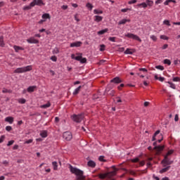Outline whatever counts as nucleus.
<instances>
[{
    "instance_id": "nucleus-1",
    "label": "nucleus",
    "mask_w": 180,
    "mask_h": 180,
    "mask_svg": "<svg viewBox=\"0 0 180 180\" xmlns=\"http://www.w3.org/2000/svg\"><path fill=\"white\" fill-rule=\"evenodd\" d=\"M69 169L72 174H75L76 175L78 180L85 179V176H84V171L72 167V165H70Z\"/></svg>"
},
{
    "instance_id": "nucleus-2",
    "label": "nucleus",
    "mask_w": 180,
    "mask_h": 180,
    "mask_svg": "<svg viewBox=\"0 0 180 180\" xmlns=\"http://www.w3.org/2000/svg\"><path fill=\"white\" fill-rule=\"evenodd\" d=\"M112 168H114L112 172L98 174L100 179H105V178H112V176H115V175H116V172L118 171V169L115 168V166H112Z\"/></svg>"
},
{
    "instance_id": "nucleus-3",
    "label": "nucleus",
    "mask_w": 180,
    "mask_h": 180,
    "mask_svg": "<svg viewBox=\"0 0 180 180\" xmlns=\"http://www.w3.org/2000/svg\"><path fill=\"white\" fill-rule=\"evenodd\" d=\"M33 68L32 65H27L22 68H18L14 70V74H23V72H27L29 71H32Z\"/></svg>"
},
{
    "instance_id": "nucleus-4",
    "label": "nucleus",
    "mask_w": 180,
    "mask_h": 180,
    "mask_svg": "<svg viewBox=\"0 0 180 180\" xmlns=\"http://www.w3.org/2000/svg\"><path fill=\"white\" fill-rule=\"evenodd\" d=\"M72 119L76 123H81L84 120V114L73 115Z\"/></svg>"
},
{
    "instance_id": "nucleus-5",
    "label": "nucleus",
    "mask_w": 180,
    "mask_h": 180,
    "mask_svg": "<svg viewBox=\"0 0 180 180\" xmlns=\"http://www.w3.org/2000/svg\"><path fill=\"white\" fill-rule=\"evenodd\" d=\"M124 37H128V39H133V40H137V41L141 43V39L134 34L127 33L124 34Z\"/></svg>"
},
{
    "instance_id": "nucleus-6",
    "label": "nucleus",
    "mask_w": 180,
    "mask_h": 180,
    "mask_svg": "<svg viewBox=\"0 0 180 180\" xmlns=\"http://www.w3.org/2000/svg\"><path fill=\"white\" fill-rule=\"evenodd\" d=\"M63 137L66 141H71L72 140V134L70 131H65L63 133Z\"/></svg>"
},
{
    "instance_id": "nucleus-7",
    "label": "nucleus",
    "mask_w": 180,
    "mask_h": 180,
    "mask_svg": "<svg viewBox=\"0 0 180 180\" xmlns=\"http://www.w3.org/2000/svg\"><path fill=\"white\" fill-rule=\"evenodd\" d=\"M162 164L163 167H167V165H171L172 164H174V161L169 160V158H168V157L165 156V158L162 160Z\"/></svg>"
},
{
    "instance_id": "nucleus-8",
    "label": "nucleus",
    "mask_w": 180,
    "mask_h": 180,
    "mask_svg": "<svg viewBox=\"0 0 180 180\" xmlns=\"http://www.w3.org/2000/svg\"><path fill=\"white\" fill-rule=\"evenodd\" d=\"M76 61H79L81 64L86 63V58H82V53H77Z\"/></svg>"
},
{
    "instance_id": "nucleus-9",
    "label": "nucleus",
    "mask_w": 180,
    "mask_h": 180,
    "mask_svg": "<svg viewBox=\"0 0 180 180\" xmlns=\"http://www.w3.org/2000/svg\"><path fill=\"white\" fill-rule=\"evenodd\" d=\"M41 6V5H44V3H43V0H34L32 2H31V6Z\"/></svg>"
},
{
    "instance_id": "nucleus-10",
    "label": "nucleus",
    "mask_w": 180,
    "mask_h": 180,
    "mask_svg": "<svg viewBox=\"0 0 180 180\" xmlns=\"http://www.w3.org/2000/svg\"><path fill=\"white\" fill-rule=\"evenodd\" d=\"M27 43L30 44H37L39 43V40L36 39L34 37H30L28 39H27Z\"/></svg>"
},
{
    "instance_id": "nucleus-11",
    "label": "nucleus",
    "mask_w": 180,
    "mask_h": 180,
    "mask_svg": "<svg viewBox=\"0 0 180 180\" xmlns=\"http://www.w3.org/2000/svg\"><path fill=\"white\" fill-rule=\"evenodd\" d=\"M110 82H113V84H120L122 83V79H120V77H116L111 79Z\"/></svg>"
},
{
    "instance_id": "nucleus-12",
    "label": "nucleus",
    "mask_w": 180,
    "mask_h": 180,
    "mask_svg": "<svg viewBox=\"0 0 180 180\" xmlns=\"http://www.w3.org/2000/svg\"><path fill=\"white\" fill-rule=\"evenodd\" d=\"M42 19L46 22L47 19L50 20L51 19V16L50 15L49 13H45L42 15L41 16Z\"/></svg>"
},
{
    "instance_id": "nucleus-13",
    "label": "nucleus",
    "mask_w": 180,
    "mask_h": 180,
    "mask_svg": "<svg viewBox=\"0 0 180 180\" xmlns=\"http://www.w3.org/2000/svg\"><path fill=\"white\" fill-rule=\"evenodd\" d=\"M81 44H82L81 41L73 42L70 44V47H81Z\"/></svg>"
},
{
    "instance_id": "nucleus-14",
    "label": "nucleus",
    "mask_w": 180,
    "mask_h": 180,
    "mask_svg": "<svg viewBox=\"0 0 180 180\" xmlns=\"http://www.w3.org/2000/svg\"><path fill=\"white\" fill-rule=\"evenodd\" d=\"M127 22H130V19L124 18V19H122V20H120L118 22V25H126V23H127Z\"/></svg>"
},
{
    "instance_id": "nucleus-15",
    "label": "nucleus",
    "mask_w": 180,
    "mask_h": 180,
    "mask_svg": "<svg viewBox=\"0 0 180 180\" xmlns=\"http://www.w3.org/2000/svg\"><path fill=\"white\" fill-rule=\"evenodd\" d=\"M103 19V17L101 15L94 16V22H96L97 23H99V22H102Z\"/></svg>"
},
{
    "instance_id": "nucleus-16",
    "label": "nucleus",
    "mask_w": 180,
    "mask_h": 180,
    "mask_svg": "<svg viewBox=\"0 0 180 180\" xmlns=\"http://www.w3.org/2000/svg\"><path fill=\"white\" fill-rule=\"evenodd\" d=\"M134 53H136V50L131 49H127L126 51L124 52V54H129L131 55Z\"/></svg>"
},
{
    "instance_id": "nucleus-17",
    "label": "nucleus",
    "mask_w": 180,
    "mask_h": 180,
    "mask_svg": "<svg viewBox=\"0 0 180 180\" xmlns=\"http://www.w3.org/2000/svg\"><path fill=\"white\" fill-rule=\"evenodd\" d=\"M37 86H30L27 89V92H30V94H32V92H34V89H36Z\"/></svg>"
},
{
    "instance_id": "nucleus-18",
    "label": "nucleus",
    "mask_w": 180,
    "mask_h": 180,
    "mask_svg": "<svg viewBox=\"0 0 180 180\" xmlns=\"http://www.w3.org/2000/svg\"><path fill=\"white\" fill-rule=\"evenodd\" d=\"M5 122H7L10 124H12V123H13V117H6L5 118Z\"/></svg>"
},
{
    "instance_id": "nucleus-19",
    "label": "nucleus",
    "mask_w": 180,
    "mask_h": 180,
    "mask_svg": "<svg viewBox=\"0 0 180 180\" xmlns=\"http://www.w3.org/2000/svg\"><path fill=\"white\" fill-rule=\"evenodd\" d=\"M87 165L91 168H95V167H96V163H95L94 160H90L88 162Z\"/></svg>"
},
{
    "instance_id": "nucleus-20",
    "label": "nucleus",
    "mask_w": 180,
    "mask_h": 180,
    "mask_svg": "<svg viewBox=\"0 0 180 180\" xmlns=\"http://www.w3.org/2000/svg\"><path fill=\"white\" fill-rule=\"evenodd\" d=\"M39 136L42 137V139H46L47 137V131L43 130L40 132Z\"/></svg>"
},
{
    "instance_id": "nucleus-21",
    "label": "nucleus",
    "mask_w": 180,
    "mask_h": 180,
    "mask_svg": "<svg viewBox=\"0 0 180 180\" xmlns=\"http://www.w3.org/2000/svg\"><path fill=\"white\" fill-rule=\"evenodd\" d=\"M169 168H171V166H167V167L162 169L161 170H160V174H164V172H167L169 171Z\"/></svg>"
},
{
    "instance_id": "nucleus-22",
    "label": "nucleus",
    "mask_w": 180,
    "mask_h": 180,
    "mask_svg": "<svg viewBox=\"0 0 180 180\" xmlns=\"http://www.w3.org/2000/svg\"><path fill=\"white\" fill-rule=\"evenodd\" d=\"M108 31H109V29L105 28V29H104V30H101L98 31V32H97V34H99V35H101V34H105V33H108Z\"/></svg>"
},
{
    "instance_id": "nucleus-23",
    "label": "nucleus",
    "mask_w": 180,
    "mask_h": 180,
    "mask_svg": "<svg viewBox=\"0 0 180 180\" xmlns=\"http://www.w3.org/2000/svg\"><path fill=\"white\" fill-rule=\"evenodd\" d=\"M161 132L160 130H157L155 134L153 136L152 138V141H155V137H157V136H158V134H160V133Z\"/></svg>"
},
{
    "instance_id": "nucleus-24",
    "label": "nucleus",
    "mask_w": 180,
    "mask_h": 180,
    "mask_svg": "<svg viewBox=\"0 0 180 180\" xmlns=\"http://www.w3.org/2000/svg\"><path fill=\"white\" fill-rule=\"evenodd\" d=\"M52 165L53 167L54 171H57L58 169V163L56 161L52 162Z\"/></svg>"
},
{
    "instance_id": "nucleus-25",
    "label": "nucleus",
    "mask_w": 180,
    "mask_h": 180,
    "mask_svg": "<svg viewBox=\"0 0 180 180\" xmlns=\"http://www.w3.org/2000/svg\"><path fill=\"white\" fill-rule=\"evenodd\" d=\"M13 49L16 53H19V51L20 50H24L23 47L18 46H14Z\"/></svg>"
},
{
    "instance_id": "nucleus-26",
    "label": "nucleus",
    "mask_w": 180,
    "mask_h": 180,
    "mask_svg": "<svg viewBox=\"0 0 180 180\" xmlns=\"http://www.w3.org/2000/svg\"><path fill=\"white\" fill-rule=\"evenodd\" d=\"M79 91H81V86H79L75 89V91H73V95H78V94H79Z\"/></svg>"
},
{
    "instance_id": "nucleus-27",
    "label": "nucleus",
    "mask_w": 180,
    "mask_h": 180,
    "mask_svg": "<svg viewBox=\"0 0 180 180\" xmlns=\"http://www.w3.org/2000/svg\"><path fill=\"white\" fill-rule=\"evenodd\" d=\"M50 106H51V103H50V102H48L46 104L41 105V108L42 109H47V108H50Z\"/></svg>"
},
{
    "instance_id": "nucleus-28",
    "label": "nucleus",
    "mask_w": 180,
    "mask_h": 180,
    "mask_svg": "<svg viewBox=\"0 0 180 180\" xmlns=\"http://www.w3.org/2000/svg\"><path fill=\"white\" fill-rule=\"evenodd\" d=\"M34 6H32V3L30 4L29 6H25L23 7V10L24 11H29L30 9H32V8H33Z\"/></svg>"
},
{
    "instance_id": "nucleus-29",
    "label": "nucleus",
    "mask_w": 180,
    "mask_h": 180,
    "mask_svg": "<svg viewBox=\"0 0 180 180\" xmlns=\"http://www.w3.org/2000/svg\"><path fill=\"white\" fill-rule=\"evenodd\" d=\"M94 13L95 15H102V13H103V11L102 10L95 9L94 10Z\"/></svg>"
},
{
    "instance_id": "nucleus-30",
    "label": "nucleus",
    "mask_w": 180,
    "mask_h": 180,
    "mask_svg": "<svg viewBox=\"0 0 180 180\" xmlns=\"http://www.w3.org/2000/svg\"><path fill=\"white\" fill-rule=\"evenodd\" d=\"M155 150H157L158 151H162L164 150V146H155Z\"/></svg>"
},
{
    "instance_id": "nucleus-31",
    "label": "nucleus",
    "mask_w": 180,
    "mask_h": 180,
    "mask_svg": "<svg viewBox=\"0 0 180 180\" xmlns=\"http://www.w3.org/2000/svg\"><path fill=\"white\" fill-rule=\"evenodd\" d=\"M147 6H153L154 5V1L151 0H146Z\"/></svg>"
},
{
    "instance_id": "nucleus-32",
    "label": "nucleus",
    "mask_w": 180,
    "mask_h": 180,
    "mask_svg": "<svg viewBox=\"0 0 180 180\" xmlns=\"http://www.w3.org/2000/svg\"><path fill=\"white\" fill-rule=\"evenodd\" d=\"M86 6L88 9H89V11H92V9L94 8V6L91 3H87L86 4Z\"/></svg>"
},
{
    "instance_id": "nucleus-33",
    "label": "nucleus",
    "mask_w": 180,
    "mask_h": 180,
    "mask_svg": "<svg viewBox=\"0 0 180 180\" xmlns=\"http://www.w3.org/2000/svg\"><path fill=\"white\" fill-rule=\"evenodd\" d=\"M18 103H20L21 105H23V104L26 103V99H25V98H19L18 100Z\"/></svg>"
},
{
    "instance_id": "nucleus-34",
    "label": "nucleus",
    "mask_w": 180,
    "mask_h": 180,
    "mask_svg": "<svg viewBox=\"0 0 180 180\" xmlns=\"http://www.w3.org/2000/svg\"><path fill=\"white\" fill-rule=\"evenodd\" d=\"M5 42H4V37H0V47H4Z\"/></svg>"
},
{
    "instance_id": "nucleus-35",
    "label": "nucleus",
    "mask_w": 180,
    "mask_h": 180,
    "mask_svg": "<svg viewBox=\"0 0 180 180\" xmlns=\"http://www.w3.org/2000/svg\"><path fill=\"white\" fill-rule=\"evenodd\" d=\"M108 40L112 43H116V37H110Z\"/></svg>"
},
{
    "instance_id": "nucleus-36",
    "label": "nucleus",
    "mask_w": 180,
    "mask_h": 180,
    "mask_svg": "<svg viewBox=\"0 0 180 180\" xmlns=\"http://www.w3.org/2000/svg\"><path fill=\"white\" fill-rule=\"evenodd\" d=\"M137 6L140 7L141 6L142 8H147V3H141L137 4Z\"/></svg>"
},
{
    "instance_id": "nucleus-37",
    "label": "nucleus",
    "mask_w": 180,
    "mask_h": 180,
    "mask_svg": "<svg viewBox=\"0 0 180 180\" xmlns=\"http://www.w3.org/2000/svg\"><path fill=\"white\" fill-rule=\"evenodd\" d=\"M58 53H60V50L58 49V48H54L53 50V54H58Z\"/></svg>"
},
{
    "instance_id": "nucleus-38",
    "label": "nucleus",
    "mask_w": 180,
    "mask_h": 180,
    "mask_svg": "<svg viewBox=\"0 0 180 180\" xmlns=\"http://www.w3.org/2000/svg\"><path fill=\"white\" fill-rule=\"evenodd\" d=\"M167 84H170V88H172V89H176V86L174 83L168 82Z\"/></svg>"
},
{
    "instance_id": "nucleus-39",
    "label": "nucleus",
    "mask_w": 180,
    "mask_h": 180,
    "mask_svg": "<svg viewBox=\"0 0 180 180\" xmlns=\"http://www.w3.org/2000/svg\"><path fill=\"white\" fill-rule=\"evenodd\" d=\"M127 11H132L131 8H122L121 9V12L123 13H125V12H127Z\"/></svg>"
},
{
    "instance_id": "nucleus-40",
    "label": "nucleus",
    "mask_w": 180,
    "mask_h": 180,
    "mask_svg": "<svg viewBox=\"0 0 180 180\" xmlns=\"http://www.w3.org/2000/svg\"><path fill=\"white\" fill-rule=\"evenodd\" d=\"M163 25H166V26H171V23L169 22V20H165L163 21Z\"/></svg>"
},
{
    "instance_id": "nucleus-41",
    "label": "nucleus",
    "mask_w": 180,
    "mask_h": 180,
    "mask_svg": "<svg viewBox=\"0 0 180 180\" xmlns=\"http://www.w3.org/2000/svg\"><path fill=\"white\" fill-rule=\"evenodd\" d=\"M155 68L157 70H160V71H164V66L162 65H157L155 66Z\"/></svg>"
},
{
    "instance_id": "nucleus-42",
    "label": "nucleus",
    "mask_w": 180,
    "mask_h": 180,
    "mask_svg": "<svg viewBox=\"0 0 180 180\" xmlns=\"http://www.w3.org/2000/svg\"><path fill=\"white\" fill-rule=\"evenodd\" d=\"M164 64H167V65H171V60L169 59H165Z\"/></svg>"
},
{
    "instance_id": "nucleus-43",
    "label": "nucleus",
    "mask_w": 180,
    "mask_h": 180,
    "mask_svg": "<svg viewBox=\"0 0 180 180\" xmlns=\"http://www.w3.org/2000/svg\"><path fill=\"white\" fill-rule=\"evenodd\" d=\"M5 139H6L5 135H2V136L0 137V144H1V143H4V141H5Z\"/></svg>"
},
{
    "instance_id": "nucleus-44",
    "label": "nucleus",
    "mask_w": 180,
    "mask_h": 180,
    "mask_svg": "<svg viewBox=\"0 0 180 180\" xmlns=\"http://www.w3.org/2000/svg\"><path fill=\"white\" fill-rule=\"evenodd\" d=\"M173 153H174V150H169V151L167 152V153L166 154V155H165V157H167V158H168L169 155H171L173 154Z\"/></svg>"
},
{
    "instance_id": "nucleus-45",
    "label": "nucleus",
    "mask_w": 180,
    "mask_h": 180,
    "mask_svg": "<svg viewBox=\"0 0 180 180\" xmlns=\"http://www.w3.org/2000/svg\"><path fill=\"white\" fill-rule=\"evenodd\" d=\"M98 160H99V161H101L102 162H105V161H106V160H105V156H102V155L98 158Z\"/></svg>"
},
{
    "instance_id": "nucleus-46",
    "label": "nucleus",
    "mask_w": 180,
    "mask_h": 180,
    "mask_svg": "<svg viewBox=\"0 0 180 180\" xmlns=\"http://www.w3.org/2000/svg\"><path fill=\"white\" fill-rule=\"evenodd\" d=\"M174 82H179L180 78L179 77H176L173 78Z\"/></svg>"
},
{
    "instance_id": "nucleus-47",
    "label": "nucleus",
    "mask_w": 180,
    "mask_h": 180,
    "mask_svg": "<svg viewBox=\"0 0 180 180\" xmlns=\"http://www.w3.org/2000/svg\"><path fill=\"white\" fill-rule=\"evenodd\" d=\"M171 1H172V0H166V1L164 2V5H165V6L169 5V4H171Z\"/></svg>"
},
{
    "instance_id": "nucleus-48",
    "label": "nucleus",
    "mask_w": 180,
    "mask_h": 180,
    "mask_svg": "<svg viewBox=\"0 0 180 180\" xmlns=\"http://www.w3.org/2000/svg\"><path fill=\"white\" fill-rule=\"evenodd\" d=\"M160 139L158 140V143H161L162 141V140H164V136H162V134H160Z\"/></svg>"
},
{
    "instance_id": "nucleus-49",
    "label": "nucleus",
    "mask_w": 180,
    "mask_h": 180,
    "mask_svg": "<svg viewBox=\"0 0 180 180\" xmlns=\"http://www.w3.org/2000/svg\"><path fill=\"white\" fill-rule=\"evenodd\" d=\"M160 39H162V40H168L169 38L165 35H161Z\"/></svg>"
},
{
    "instance_id": "nucleus-50",
    "label": "nucleus",
    "mask_w": 180,
    "mask_h": 180,
    "mask_svg": "<svg viewBox=\"0 0 180 180\" xmlns=\"http://www.w3.org/2000/svg\"><path fill=\"white\" fill-rule=\"evenodd\" d=\"M150 39H153V41H157V37L155 35H151Z\"/></svg>"
},
{
    "instance_id": "nucleus-51",
    "label": "nucleus",
    "mask_w": 180,
    "mask_h": 180,
    "mask_svg": "<svg viewBox=\"0 0 180 180\" xmlns=\"http://www.w3.org/2000/svg\"><path fill=\"white\" fill-rule=\"evenodd\" d=\"M13 143H15V141H13V140L9 141L7 143L8 147H9L10 146H12V144H13Z\"/></svg>"
},
{
    "instance_id": "nucleus-52",
    "label": "nucleus",
    "mask_w": 180,
    "mask_h": 180,
    "mask_svg": "<svg viewBox=\"0 0 180 180\" xmlns=\"http://www.w3.org/2000/svg\"><path fill=\"white\" fill-rule=\"evenodd\" d=\"M33 143V139H29L25 142V144H30Z\"/></svg>"
},
{
    "instance_id": "nucleus-53",
    "label": "nucleus",
    "mask_w": 180,
    "mask_h": 180,
    "mask_svg": "<svg viewBox=\"0 0 180 180\" xmlns=\"http://www.w3.org/2000/svg\"><path fill=\"white\" fill-rule=\"evenodd\" d=\"M6 131H11L12 130V127L11 126L6 127Z\"/></svg>"
},
{
    "instance_id": "nucleus-54",
    "label": "nucleus",
    "mask_w": 180,
    "mask_h": 180,
    "mask_svg": "<svg viewBox=\"0 0 180 180\" xmlns=\"http://www.w3.org/2000/svg\"><path fill=\"white\" fill-rule=\"evenodd\" d=\"M132 162H139V158H135L134 159L131 160Z\"/></svg>"
},
{
    "instance_id": "nucleus-55",
    "label": "nucleus",
    "mask_w": 180,
    "mask_h": 180,
    "mask_svg": "<svg viewBox=\"0 0 180 180\" xmlns=\"http://www.w3.org/2000/svg\"><path fill=\"white\" fill-rule=\"evenodd\" d=\"M137 2V0H131L128 2L129 5H131V4H136Z\"/></svg>"
},
{
    "instance_id": "nucleus-56",
    "label": "nucleus",
    "mask_w": 180,
    "mask_h": 180,
    "mask_svg": "<svg viewBox=\"0 0 180 180\" xmlns=\"http://www.w3.org/2000/svg\"><path fill=\"white\" fill-rule=\"evenodd\" d=\"M61 9H63V11H66V9H68V6L63 5L61 6Z\"/></svg>"
},
{
    "instance_id": "nucleus-57",
    "label": "nucleus",
    "mask_w": 180,
    "mask_h": 180,
    "mask_svg": "<svg viewBox=\"0 0 180 180\" xmlns=\"http://www.w3.org/2000/svg\"><path fill=\"white\" fill-rule=\"evenodd\" d=\"M174 120L176 122H178V120H179V116L178 115V114H176L174 116Z\"/></svg>"
},
{
    "instance_id": "nucleus-58",
    "label": "nucleus",
    "mask_w": 180,
    "mask_h": 180,
    "mask_svg": "<svg viewBox=\"0 0 180 180\" xmlns=\"http://www.w3.org/2000/svg\"><path fill=\"white\" fill-rule=\"evenodd\" d=\"M155 4V5H159V4H162V0H156Z\"/></svg>"
},
{
    "instance_id": "nucleus-59",
    "label": "nucleus",
    "mask_w": 180,
    "mask_h": 180,
    "mask_svg": "<svg viewBox=\"0 0 180 180\" xmlns=\"http://www.w3.org/2000/svg\"><path fill=\"white\" fill-rule=\"evenodd\" d=\"M51 60L52 61L56 62V61H57V57H56V56H51Z\"/></svg>"
},
{
    "instance_id": "nucleus-60",
    "label": "nucleus",
    "mask_w": 180,
    "mask_h": 180,
    "mask_svg": "<svg viewBox=\"0 0 180 180\" xmlns=\"http://www.w3.org/2000/svg\"><path fill=\"white\" fill-rule=\"evenodd\" d=\"M2 92H3V94H8V92H11V91H9V90L6 89H4L2 90Z\"/></svg>"
},
{
    "instance_id": "nucleus-61",
    "label": "nucleus",
    "mask_w": 180,
    "mask_h": 180,
    "mask_svg": "<svg viewBox=\"0 0 180 180\" xmlns=\"http://www.w3.org/2000/svg\"><path fill=\"white\" fill-rule=\"evenodd\" d=\"M162 50H165L167 49H168V44H164L163 46L162 47Z\"/></svg>"
},
{
    "instance_id": "nucleus-62",
    "label": "nucleus",
    "mask_w": 180,
    "mask_h": 180,
    "mask_svg": "<svg viewBox=\"0 0 180 180\" xmlns=\"http://www.w3.org/2000/svg\"><path fill=\"white\" fill-rule=\"evenodd\" d=\"M165 79V77H159V80L160 81V82H164Z\"/></svg>"
},
{
    "instance_id": "nucleus-63",
    "label": "nucleus",
    "mask_w": 180,
    "mask_h": 180,
    "mask_svg": "<svg viewBox=\"0 0 180 180\" xmlns=\"http://www.w3.org/2000/svg\"><path fill=\"white\" fill-rule=\"evenodd\" d=\"M139 71H143V72H147V70L146 68H139Z\"/></svg>"
},
{
    "instance_id": "nucleus-64",
    "label": "nucleus",
    "mask_w": 180,
    "mask_h": 180,
    "mask_svg": "<svg viewBox=\"0 0 180 180\" xmlns=\"http://www.w3.org/2000/svg\"><path fill=\"white\" fill-rule=\"evenodd\" d=\"M109 95H110L111 96H113L115 95V91L114 90H112L110 93Z\"/></svg>"
}]
</instances>
